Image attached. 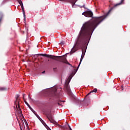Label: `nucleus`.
Masks as SVG:
<instances>
[{
	"instance_id": "412c9836",
	"label": "nucleus",
	"mask_w": 130,
	"mask_h": 130,
	"mask_svg": "<svg viewBox=\"0 0 130 130\" xmlns=\"http://www.w3.org/2000/svg\"><path fill=\"white\" fill-rule=\"evenodd\" d=\"M69 127L70 128V130H72V128L71 127V126L69 125Z\"/></svg>"
},
{
	"instance_id": "dca6fc26",
	"label": "nucleus",
	"mask_w": 130,
	"mask_h": 130,
	"mask_svg": "<svg viewBox=\"0 0 130 130\" xmlns=\"http://www.w3.org/2000/svg\"><path fill=\"white\" fill-rule=\"evenodd\" d=\"M59 44H61V45H63V44H64V41H61Z\"/></svg>"
},
{
	"instance_id": "6ab92c4d",
	"label": "nucleus",
	"mask_w": 130,
	"mask_h": 130,
	"mask_svg": "<svg viewBox=\"0 0 130 130\" xmlns=\"http://www.w3.org/2000/svg\"><path fill=\"white\" fill-rule=\"evenodd\" d=\"M56 68H53V71H54V72H55V70H56Z\"/></svg>"
},
{
	"instance_id": "393cba45",
	"label": "nucleus",
	"mask_w": 130,
	"mask_h": 130,
	"mask_svg": "<svg viewBox=\"0 0 130 130\" xmlns=\"http://www.w3.org/2000/svg\"><path fill=\"white\" fill-rule=\"evenodd\" d=\"M42 74H45V71H44L43 72H42Z\"/></svg>"
},
{
	"instance_id": "a878e982",
	"label": "nucleus",
	"mask_w": 130,
	"mask_h": 130,
	"mask_svg": "<svg viewBox=\"0 0 130 130\" xmlns=\"http://www.w3.org/2000/svg\"><path fill=\"white\" fill-rule=\"evenodd\" d=\"M28 98H29V99H31V96H30V95H28Z\"/></svg>"
},
{
	"instance_id": "423d86ee",
	"label": "nucleus",
	"mask_w": 130,
	"mask_h": 130,
	"mask_svg": "<svg viewBox=\"0 0 130 130\" xmlns=\"http://www.w3.org/2000/svg\"><path fill=\"white\" fill-rule=\"evenodd\" d=\"M19 97H20V95H19V94H17L16 96V101H15L14 103L16 106V108H18V107L17 106V105L18 104L19 110L20 111H22V110H21V108L20 107V99H19Z\"/></svg>"
},
{
	"instance_id": "4468645a",
	"label": "nucleus",
	"mask_w": 130,
	"mask_h": 130,
	"mask_svg": "<svg viewBox=\"0 0 130 130\" xmlns=\"http://www.w3.org/2000/svg\"><path fill=\"white\" fill-rule=\"evenodd\" d=\"M0 91H7V88L6 87H1Z\"/></svg>"
},
{
	"instance_id": "f257e3e1",
	"label": "nucleus",
	"mask_w": 130,
	"mask_h": 130,
	"mask_svg": "<svg viewBox=\"0 0 130 130\" xmlns=\"http://www.w3.org/2000/svg\"><path fill=\"white\" fill-rule=\"evenodd\" d=\"M87 26H89V24L86 23L84 24L80 30L76 43L71 51V53H74V52H76L79 48L83 47L82 50V54L80 59V61L77 67V70L80 67L82 61L84 58L86 52V49L87 48V45H88V43H89V41H90V38H91V34H90L89 31L90 29H89V28L86 29Z\"/></svg>"
},
{
	"instance_id": "ddd939ff",
	"label": "nucleus",
	"mask_w": 130,
	"mask_h": 130,
	"mask_svg": "<svg viewBox=\"0 0 130 130\" xmlns=\"http://www.w3.org/2000/svg\"><path fill=\"white\" fill-rule=\"evenodd\" d=\"M24 102L25 103V104L26 105H27L28 107L30 109V110H32L33 111V109H32V108L31 107V106H30V105H29V104H28V103L27 102V101H24Z\"/></svg>"
},
{
	"instance_id": "39448f33",
	"label": "nucleus",
	"mask_w": 130,
	"mask_h": 130,
	"mask_svg": "<svg viewBox=\"0 0 130 130\" xmlns=\"http://www.w3.org/2000/svg\"><path fill=\"white\" fill-rule=\"evenodd\" d=\"M73 75H70L67 79L66 80V83L64 84V89L66 91L68 92V93H71V88H70V86L69 84H70V82H71V80H72V78H73Z\"/></svg>"
},
{
	"instance_id": "f8f14e48",
	"label": "nucleus",
	"mask_w": 130,
	"mask_h": 130,
	"mask_svg": "<svg viewBox=\"0 0 130 130\" xmlns=\"http://www.w3.org/2000/svg\"><path fill=\"white\" fill-rule=\"evenodd\" d=\"M62 102H66V101H58V103H57V104L58 105H59V106H62Z\"/></svg>"
},
{
	"instance_id": "f03ea898",
	"label": "nucleus",
	"mask_w": 130,
	"mask_h": 130,
	"mask_svg": "<svg viewBox=\"0 0 130 130\" xmlns=\"http://www.w3.org/2000/svg\"><path fill=\"white\" fill-rule=\"evenodd\" d=\"M124 2V0H121V2L120 3L117 4L114 6L113 7L111 8L110 10H109L108 13L106 15H103L102 16L98 17H93V12L92 11H86L82 13V15H84L85 17H87L88 18H90L91 17V18H93V19L92 20L87 21L85 22L84 24H83L82 27L81 28V30L84 27V25L85 24H88L89 25L86 26L85 27V29H89V34H90V37L92 36V33L94 32V30L98 27V25L102 23L103 21L105 19V18L107 17L110 14V12L112 11L114 9V8H116L117 6H120L122 3Z\"/></svg>"
},
{
	"instance_id": "4be33fe9",
	"label": "nucleus",
	"mask_w": 130,
	"mask_h": 130,
	"mask_svg": "<svg viewBox=\"0 0 130 130\" xmlns=\"http://www.w3.org/2000/svg\"><path fill=\"white\" fill-rule=\"evenodd\" d=\"M69 64V66H71V67H72V68H73V66H72V65H71V63H69V64Z\"/></svg>"
},
{
	"instance_id": "f3484780",
	"label": "nucleus",
	"mask_w": 130,
	"mask_h": 130,
	"mask_svg": "<svg viewBox=\"0 0 130 130\" xmlns=\"http://www.w3.org/2000/svg\"><path fill=\"white\" fill-rule=\"evenodd\" d=\"M64 63H67V64H69L70 63L68 61V60H66V61L64 62Z\"/></svg>"
},
{
	"instance_id": "6e6552de",
	"label": "nucleus",
	"mask_w": 130,
	"mask_h": 130,
	"mask_svg": "<svg viewBox=\"0 0 130 130\" xmlns=\"http://www.w3.org/2000/svg\"><path fill=\"white\" fill-rule=\"evenodd\" d=\"M19 3V5H20L21 9L22 10V12L23 14V17L24 18V20H26V13L25 12V10H24V6L23 5V2H22V0H17Z\"/></svg>"
},
{
	"instance_id": "1a4fd4ad",
	"label": "nucleus",
	"mask_w": 130,
	"mask_h": 130,
	"mask_svg": "<svg viewBox=\"0 0 130 130\" xmlns=\"http://www.w3.org/2000/svg\"><path fill=\"white\" fill-rule=\"evenodd\" d=\"M58 1H60V2H68V3H70L72 5V8H74L76 3L78 2V0H58Z\"/></svg>"
},
{
	"instance_id": "9b49d317",
	"label": "nucleus",
	"mask_w": 130,
	"mask_h": 130,
	"mask_svg": "<svg viewBox=\"0 0 130 130\" xmlns=\"http://www.w3.org/2000/svg\"><path fill=\"white\" fill-rule=\"evenodd\" d=\"M91 94V92L88 93L84 98L85 100H87V101H89L90 99L91 98V96H89Z\"/></svg>"
},
{
	"instance_id": "cd10ccee",
	"label": "nucleus",
	"mask_w": 130,
	"mask_h": 130,
	"mask_svg": "<svg viewBox=\"0 0 130 130\" xmlns=\"http://www.w3.org/2000/svg\"><path fill=\"white\" fill-rule=\"evenodd\" d=\"M48 130H52L51 129H50L49 127H48Z\"/></svg>"
},
{
	"instance_id": "20e7f679",
	"label": "nucleus",
	"mask_w": 130,
	"mask_h": 130,
	"mask_svg": "<svg viewBox=\"0 0 130 130\" xmlns=\"http://www.w3.org/2000/svg\"><path fill=\"white\" fill-rule=\"evenodd\" d=\"M57 89L55 88H53L52 91L48 94V98L49 99H52V98H59V96L57 93Z\"/></svg>"
},
{
	"instance_id": "c85d7f7f",
	"label": "nucleus",
	"mask_w": 130,
	"mask_h": 130,
	"mask_svg": "<svg viewBox=\"0 0 130 130\" xmlns=\"http://www.w3.org/2000/svg\"><path fill=\"white\" fill-rule=\"evenodd\" d=\"M20 129L22 130V127H20Z\"/></svg>"
},
{
	"instance_id": "bb28decb",
	"label": "nucleus",
	"mask_w": 130,
	"mask_h": 130,
	"mask_svg": "<svg viewBox=\"0 0 130 130\" xmlns=\"http://www.w3.org/2000/svg\"><path fill=\"white\" fill-rule=\"evenodd\" d=\"M123 85H122V90H123Z\"/></svg>"
},
{
	"instance_id": "b1692460",
	"label": "nucleus",
	"mask_w": 130,
	"mask_h": 130,
	"mask_svg": "<svg viewBox=\"0 0 130 130\" xmlns=\"http://www.w3.org/2000/svg\"><path fill=\"white\" fill-rule=\"evenodd\" d=\"M69 64V66H71V67H72V68H73V66H72V65H71V63H69V64Z\"/></svg>"
},
{
	"instance_id": "a211bd4d",
	"label": "nucleus",
	"mask_w": 130,
	"mask_h": 130,
	"mask_svg": "<svg viewBox=\"0 0 130 130\" xmlns=\"http://www.w3.org/2000/svg\"><path fill=\"white\" fill-rule=\"evenodd\" d=\"M25 96H26V94H23V99H24V101H25Z\"/></svg>"
},
{
	"instance_id": "2eb2a0df",
	"label": "nucleus",
	"mask_w": 130,
	"mask_h": 130,
	"mask_svg": "<svg viewBox=\"0 0 130 130\" xmlns=\"http://www.w3.org/2000/svg\"><path fill=\"white\" fill-rule=\"evenodd\" d=\"M96 92H97V88H94L93 90L90 91V93H93V92L96 93Z\"/></svg>"
},
{
	"instance_id": "7ed1b4c3",
	"label": "nucleus",
	"mask_w": 130,
	"mask_h": 130,
	"mask_svg": "<svg viewBox=\"0 0 130 130\" xmlns=\"http://www.w3.org/2000/svg\"><path fill=\"white\" fill-rule=\"evenodd\" d=\"M38 55H40L41 56H45V57L51 58L52 59H55V60H57L58 61H61V62L64 63L67 60V58L64 56H55L54 55L46 54H38L35 55L34 56H37V57H38Z\"/></svg>"
},
{
	"instance_id": "0eeeda50",
	"label": "nucleus",
	"mask_w": 130,
	"mask_h": 130,
	"mask_svg": "<svg viewBox=\"0 0 130 130\" xmlns=\"http://www.w3.org/2000/svg\"><path fill=\"white\" fill-rule=\"evenodd\" d=\"M46 115L47 118L49 119V121H50V122L52 123H54V124H55L56 123H57L56 121L53 120V117L52 116V115L51 114V113H50L48 114H46Z\"/></svg>"
},
{
	"instance_id": "aec40b11",
	"label": "nucleus",
	"mask_w": 130,
	"mask_h": 130,
	"mask_svg": "<svg viewBox=\"0 0 130 130\" xmlns=\"http://www.w3.org/2000/svg\"><path fill=\"white\" fill-rule=\"evenodd\" d=\"M58 126L59 127H61V125H60V124H58Z\"/></svg>"
},
{
	"instance_id": "9d476101",
	"label": "nucleus",
	"mask_w": 130,
	"mask_h": 130,
	"mask_svg": "<svg viewBox=\"0 0 130 130\" xmlns=\"http://www.w3.org/2000/svg\"><path fill=\"white\" fill-rule=\"evenodd\" d=\"M35 115H36L37 117H38V118H39V120H40V121L42 122V123H43V124L45 126V125H46V123H45V122H44V121H43V120H42V119H41V118H40V117L39 116V115H37V114H35Z\"/></svg>"
},
{
	"instance_id": "5701e85b",
	"label": "nucleus",
	"mask_w": 130,
	"mask_h": 130,
	"mask_svg": "<svg viewBox=\"0 0 130 130\" xmlns=\"http://www.w3.org/2000/svg\"><path fill=\"white\" fill-rule=\"evenodd\" d=\"M69 64V66H71V67H72V68H73V66H72V65H71V63H69V64Z\"/></svg>"
}]
</instances>
